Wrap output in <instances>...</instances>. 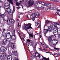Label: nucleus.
I'll list each match as a JSON object with an SVG mask.
<instances>
[{
    "instance_id": "obj_28",
    "label": "nucleus",
    "mask_w": 60,
    "mask_h": 60,
    "mask_svg": "<svg viewBox=\"0 0 60 60\" xmlns=\"http://www.w3.org/2000/svg\"><path fill=\"white\" fill-rule=\"evenodd\" d=\"M57 25L58 26V29H60V25L59 24L57 23Z\"/></svg>"
},
{
    "instance_id": "obj_36",
    "label": "nucleus",
    "mask_w": 60,
    "mask_h": 60,
    "mask_svg": "<svg viewBox=\"0 0 60 60\" xmlns=\"http://www.w3.org/2000/svg\"><path fill=\"white\" fill-rule=\"evenodd\" d=\"M32 20L33 21H34V20H35V18L33 17L32 18Z\"/></svg>"
},
{
    "instance_id": "obj_18",
    "label": "nucleus",
    "mask_w": 60,
    "mask_h": 60,
    "mask_svg": "<svg viewBox=\"0 0 60 60\" xmlns=\"http://www.w3.org/2000/svg\"><path fill=\"white\" fill-rule=\"evenodd\" d=\"M43 3H44V6H46L47 7H48V6H49V4H50L49 3H45L43 2Z\"/></svg>"
},
{
    "instance_id": "obj_55",
    "label": "nucleus",
    "mask_w": 60,
    "mask_h": 60,
    "mask_svg": "<svg viewBox=\"0 0 60 60\" xmlns=\"http://www.w3.org/2000/svg\"><path fill=\"white\" fill-rule=\"evenodd\" d=\"M40 38H41V35H40Z\"/></svg>"
},
{
    "instance_id": "obj_35",
    "label": "nucleus",
    "mask_w": 60,
    "mask_h": 60,
    "mask_svg": "<svg viewBox=\"0 0 60 60\" xmlns=\"http://www.w3.org/2000/svg\"><path fill=\"white\" fill-rule=\"evenodd\" d=\"M27 41L28 42H30L31 41V40L30 39H27Z\"/></svg>"
},
{
    "instance_id": "obj_19",
    "label": "nucleus",
    "mask_w": 60,
    "mask_h": 60,
    "mask_svg": "<svg viewBox=\"0 0 60 60\" xmlns=\"http://www.w3.org/2000/svg\"><path fill=\"white\" fill-rule=\"evenodd\" d=\"M8 1H9L10 4H13V1H12V0H7Z\"/></svg>"
},
{
    "instance_id": "obj_40",
    "label": "nucleus",
    "mask_w": 60,
    "mask_h": 60,
    "mask_svg": "<svg viewBox=\"0 0 60 60\" xmlns=\"http://www.w3.org/2000/svg\"><path fill=\"white\" fill-rule=\"evenodd\" d=\"M26 44L28 46H29V43H26Z\"/></svg>"
},
{
    "instance_id": "obj_60",
    "label": "nucleus",
    "mask_w": 60,
    "mask_h": 60,
    "mask_svg": "<svg viewBox=\"0 0 60 60\" xmlns=\"http://www.w3.org/2000/svg\"><path fill=\"white\" fill-rule=\"evenodd\" d=\"M40 27V25H39L38 26V27L39 28Z\"/></svg>"
},
{
    "instance_id": "obj_11",
    "label": "nucleus",
    "mask_w": 60,
    "mask_h": 60,
    "mask_svg": "<svg viewBox=\"0 0 60 60\" xmlns=\"http://www.w3.org/2000/svg\"><path fill=\"white\" fill-rule=\"evenodd\" d=\"M6 37L7 39H10L11 37V35L10 34V32H8L6 35Z\"/></svg>"
},
{
    "instance_id": "obj_25",
    "label": "nucleus",
    "mask_w": 60,
    "mask_h": 60,
    "mask_svg": "<svg viewBox=\"0 0 60 60\" xmlns=\"http://www.w3.org/2000/svg\"><path fill=\"white\" fill-rule=\"evenodd\" d=\"M9 5V4H8V3H6L5 4V5L4 6V8H6L7 7L6 6Z\"/></svg>"
},
{
    "instance_id": "obj_43",
    "label": "nucleus",
    "mask_w": 60,
    "mask_h": 60,
    "mask_svg": "<svg viewBox=\"0 0 60 60\" xmlns=\"http://www.w3.org/2000/svg\"><path fill=\"white\" fill-rule=\"evenodd\" d=\"M53 1H54V2H56L57 1L56 0H53Z\"/></svg>"
},
{
    "instance_id": "obj_2",
    "label": "nucleus",
    "mask_w": 60,
    "mask_h": 60,
    "mask_svg": "<svg viewBox=\"0 0 60 60\" xmlns=\"http://www.w3.org/2000/svg\"><path fill=\"white\" fill-rule=\"evenodd\" d=\"M52 28H53V33L55 35L57 34H58V30L56 29H58V27L57 26V24L56 23H55L54 25L52 26Z\"/></svg>"
},
{
    "instance_id": "obj_30",
    "label": "nucleus",
    "mask_w": 60,
    "mask_h": 60,
    "mask_svg": "<svg viewBox=\"0 0 60 60\" xmlns=\"http://www.w3.org/2000/svg\"><path fill=\"white\" fill-rule=\"evenodd\" d=\"M30 43L31 45L33 47H34V45H34V44H33V43L32 42H30Z\"/></svg>"
},
{
    "instance_id": "obj_53",
    "label": "nucleus",
    "mask_w": 60,
    "mask_h": 60,
    "mask_svg": "<svg viewBox=\"0 0 60 60\" xmlns=\"http://www.w3.org/2000/svg\"><path fill=\"white\" fill-rule=\"evenodd\" d=\"M47 26V24H46L45 23V26H44V27H45V26Z\"/></svg>"
},
{
    "instance_id": "obj_7",
    "label": "nucleus",
    "mask_w": 60,
    "mask_h": 60,
    "mask_svg": "<svg viewBox=\"0 0 60 60\" xmlns=\"http://www.w3.org/2000/svg\"><path fill=\"white\" fill-rule=\"evenodd\" d=\"M7 41H8L7 39L6 38L5 39L2 41V45H4L6 44V43H7Z\"/></svg>"
},
{
    "instance_id": "obj_31",
    "label": "nucleus",
    "mask_w": 60,
    "mask_h": 60,
    "mask_svg": "<svg viewBox=\"0 0 60 60\" xmlns=\"http://www.w3.org/2000/svg\"><path fill=\"white\" fill-rule=\"evenodd\" d=\"M30 17L31 16L30 15H29L27 16V18H28V19H30Z\"/></svg>"
},
{
    "instance_id": "obj_17",
    "label": "nucleus",
    "mask_w": 60,
    "mask_h": 60,
    "mask_svg": "<svg viewBox=\"0 0 60 60\" xmlns=\"http://www.w3.org/2000/svg\"><path fill=\"white\" fill-rule=\"evenodd\" d=\"M12 19H10L9 20V22L10 23H14L15 22V21Z\"/></svg>"
},
{
    "instance_id": "obj_61",
    "label": "nucleus",
    "mask_w": 60,
    "mask_h": 60,
    "mask_svg": "<svg viewBox=\"0 0 60 60\" xmlns=\"http://www.w3.org/2000/svg\"><path fill=\"white\" fill-rule=\"evenodd\" d=\"M7 22H8V20H7Z\"/></svg>"
},
{
    "instance_id": "obj_12",
    "label": "nucleus",
    "mask_w": 60,
    "mask_h": 60,
    "mask_svg": "<svg viewBox=\"0 0 60 60\" xmlns=\"http://www.w3.org/2000/svg\"><path fill=\"white\" fill-rule=\"evenodd\" d=\"M35 55L36 57H39V58H40L41 57V56L37 52H36L35 53Z\"/></svg>"
},
{
    "instance_id": "obj_24",
    "label": "nucleus",
    "mask_w": 60,
    "mask_h": 60,
    "mask_svg": "<svg viewBox=\"0 0 60 60\" xmlns=\"http://www.w3.org/2000/svg\"><path fill=\"white\" fill-rule=\"evenodd\" d=\"M37 14H33L32 15V16L33 17H34L35 18H37Z\"/></svg>"
},
{
    "instance_id": "obj_22",
    "label": "nucleus",
    "mask_w": 60,
    "mask_h": 60,
    "mask_svg": "<svg viewBox=\"0 0 60 60\" xmlns=\"http://www.w3.org/2000/svg\"><path fill=\"white\" fill-rule=\"evenodd\" d=\"M14 55L15 56H17L18 54L17 52L15 51H14Z\"/></svg>"
},
{
    "instance_id": "obj_45",
    "label": "nucleus",
    "mask_w": 60,
    "mask_h": 60,
    "mask_svg": "<svg viewBox=\"0 0 60 60\" xmlns=\"http://www.w3.org/2000/svg\"><path fill=\"white\" fill-rule=\"evenodd\" d=\"M36 23H37V24H39V22H36Z\"/></svg>"
},
{
    "instance_id": "obj_34",
    "label": "nucleus",
    "mask_w": 60,
    "mask_h": 60,
    "mask_svg": "<svg viewBox=\"0 0 60 60\" xmlns=\"http://www.w3.org/2000/svg\"><path fill=\"white\" fill-rule=\"evenodd\" d=\"M19 36L20 37V38L21 39V40H22V38H21V34H20L19 33Z\"/></svg>"
},
{
    "instance_id": "obj_62",
    "label": "nucleus",
    "mask_w": 60,
    "mask_h": 60,
    "mask_svg": "<svg viewBox=\"0 0 60 60\" xmlns=\"http://www.w3.org/2000/svg\"><path fill=\"white\" fill-rule=\"evenodd\" d=\"M46 52V53H49V52Z\"/></svg>"
},
{
    "instance_id": "obj_5",
    "label": "nucleus",
    "mask_w": 60,
    "mask_h": 60,
    "mask_svg": "<svg viewBox=\"0 0 60 60\" xmlns=\"http://www.w3.org/2000/svg\"><path fill=\"white\" fill-rule=\"evenodd\" d=\"M0 49L1 51L5 52V51H6V50H7V48L6 47L4 46H2L0 48Z\"/></svg>"
},
{
    "instance_id": "obj_39",
    "label": "nucleus",
    "mask_w": 60,
    "mask_h": 60,
    "mask_svg": "<svg viewBox=\"0 0 60 60\" xmlns=\"http://www.w3.org/2000/svg\"><path fill=\"white\" fill-rule=\"evenodd\" d=\"M35 22V26H37L38 24H37L36 23V22Z\"/></svg>"
},
{
    "instance_id": "obj_14",
    "label": "nucleus",
    "mask_w": 60,
    "mask_h": 60,
    "mask_svg": "<svg viewBox=\"0 0 60 60\" xmlns=\"http://www.w3.org/2000/svg\"><path fill=\"white\" fill-rule=\"evenodd\" d=\"M52 36H50L48 38V40L49 42H51V40H52Z\"/></svg>"
},
{
    "instance_id": "obj_50",
    "label": "nucleus",
    "mask_w": 60,
    "mask_h": 60,
    "mask_svg": "<svg viewBox=\"0 0 60 60\" xmlns=\"http://www.w3.org/2000/svg\"><path fill=\"white\" fill-rule=\"evenodd\" d=\"M38 16H40V14L39 13H38Z\"/></svg>"
},
{
    "instance_id": "obj_9",
    "label": "nucleus",
    "mask_w": 60,
    "mask_h": 60,
    "mask_svg": "<svg viewBox=\"0 0 60 60\" xmlns=\"http://www.w3.org/2000/svg\"><path fill=\"white\" fill-rule=\"evenodd\" d=\"M15 43H11V48L13 50H14L15 49Z\"/></svg>"
},
{
    "instance_id": "obj_59",
    "label": "nucleus",
    "mask_w": 60,
    "mask_h": 60,
    "mask_svg": "<svg viewBox=\"0 0 60 60\" xmlns=\"http://www.w3.org/2000/svg\"><path fill=\"white\" fill-rule=\"evenodd\" d=\"M41 45H44L43 44H42V43H41Z\"/></svg>"
},
{
    "instance_id": "obj_6",
    "label": "nucleus",
    "mask_w": 60,
    "mask_h": 60,
    "mask_svg": "<svg viewBox=\"0 0 60 60\" xmlns=\"http://www.w3.org/2000/svg\"><path fill=\"white\" fill-rule=\"evenodd\" d=\"M27 4H28L29 6H31L34 4V1L33 0H30V1L28 2Z\"/></svg>"
},
{
    "instance_id": "obj_52",
    "label": "nucleus",
    "mask_w": 60,
    "mask_h": 60,
    "mask_svg": "<svg viewBox=\"0 0 60 60\" xmlns=\"http://www.w3.org/2000/svg\"><path fill=\"white\" fill-rule=\"evenodd\" d=\"M1 22V18H0V22Z\"/></svg>"
},
{
    "instance_id": "obj_26",
    "label": "nucleus",
    "mask_w": 60,
    "mask_h": 60,
    "mask_svg": "<svg viewBox=\"0 0 60 60\" xmlns=\"http://www.w3.org/2000/svg\"><path fill=\"white\" fill-rule=\"evenodd\" d=\"M29 36L30 37H32V38H33V34H29Z\"/></svg>"
},
{
    "instance_id": "obj_49",
    "label": "nucleus",
    "mask_w": 60,
    "mask_h": 60,
    "mask_svg": "<svg viewBox=\"0 0 60 60\" xmlns=\"http://www.w3.org/2000/svg\"><path fill=\"white\" fill-rule=\"evenodd\" d=\"M58 55H59V56H60V53H58Z\"/></svg>"
},
{
    "instance_id": "obj_33",
    "label": "nucleus",
    "mask_w": 60,
    "mask_h": 60,
    "mask_svg": "<svg viewBox=\"0 0 60 60\" xmlns=\"http://www.w3.org/2000/svg\"><path fill=\"white\" fill-rule=\"evenodd\" d=\"M1 17H2L3 18H4V14H2V15H1Z\"/></svg>"
},
{
    "instance_id": "obj_41",
    "label": "nucleus",
    "mask_w": 60,
    "mask_h": 60,
    "mask_svg": "<svg viewBox=\"0 0 60 60\" xmlns=\"http://www.w3.org/2000/svg\"><path fill=\"white\" fill-rule=\"evenodd\" d=\"M45 47L46 48H48L49 47V46H48L47 45H45Z\"/></svg>"
},
{
    "instance_id": "obj_13",
    "label": "nucleus",
    "mask_w": 60,
    "mask_h": 60,
    "mask_svg": "<svg viewBox=\"0 0 60 60\" xmlns=\"http://www.w3.org/2000/svg\"><path fill=\"white\" fill-rule=\"evenodd\" d=\"M8 60H11L12 59V56L10 55H8L7 57Z\"/></svg>"
},
{
    "instance_id": "obj_20",
    "label": "nucleus",
    "mask_w": 60,
    "mask_h": 60,
    "mask_svg": "<svg viewBox=\"0 0 60 60\" xmlns=\"http://www.w3.org/2000/svg\"><path fill=\"white\" fill-rule=\"evenodd\" d=\"M48 30L49 32L51 31L52 30V29L51 27L50 26H49L48 27Z\"/></svg>"
},
{
    "instance_id": "obj_47",
    "label": "nucleus",
    "mask_w": 60,
    "mask_h": 60,
    "mask_svg": "<svg viewBox=\"0 0 60 60\" xmlns=\"http://www.w3.org/2000/svg\"><path fill=\"white\" fill-rule=\"evenodd\" d=\"M39 50H40V51H42V50H41V48H39Z\"/></svg>"
},
{
    "instance_id": "obj_21",
    "label": "nucleus",
    "mask_w": 60,
    "mask_h": 60,
    "mask_svg": "<svg viewBox=\"0 0 60 60\" xmlns=\"http://www.w3.org/2000/svg\"><path fill=\"white\" fill-rule=\"evenodd\" d=\"M6 34L5 33V32H4L2 33V36H3L4 37L6 36Z\"/></svg>"
},
{
    "instance_id": "obj_32",
    "label": "nucleus",
    "mask_w": 60,
    "mask_h": 60,
    "mask_svg": "<svg viewBox=\"0 0 60 60\" xmlns=\"http://www.w3.org/2000/svg\"><path fill=\"white\" fill-rule=\"evenodd\" d=\"M49 44L51 46H52V44L51 43V42H49Z\"/></svg>"
},
{
    "instance_id": "obj_10",
    "label": "nucleus",
    "mask_w": 60,
    "mask_h": 60,
    "mask_svg": "<svg viewBox=\"0 0 60 60\" xmlns=\"http://www.w3.org/2000/svg\"><path fill=\"white\" fill-rule=\"evenodd\" d=\"M57 42H58V41L55 40H53L52 41V44L53 45H56Z\"/></svg>"
},
{
    "instance_id": "obj_1",
    "label": "nucleus",
    "mask_w": 60,
    "mask_h": 60,
    "mask_svg": "<svg viewBox=\"0 0 60 60\" xmlns=\"http://www.w3.org/2000/svg\"><path fill=\"white\" fill-rule=\"evenodd\" d=\"M7 8H4V9L5 10V12L8 13L10 15H11L13 14V11L11 10V8H10V5H8L7 6Z\"/></svg>"
},
{
    "instance_id": "obj_29",
    "label": "nucleus",
    "mask_w": 60,
    "mask_h": 60,
    "mask_svg": "<svg viewBox=\"0 0 60 60\" xmlns=\"http://www.w3.org/2000/svg\"><path fill=\"white\" fill-rule=\"evenodd\" d=\"M4 57L3 56H1L0 58V59L2 60H4Z\"/></svg>"
},
{
    "instance_id": "obj_16",
    "label": "nucleus",
    "mask_w": 60,
    "mask_h": 60,
    "mask_svg": "<svg viewBox=\"0 0 60 60\" xmlns=\"http://www.w3.org/2000/svg\"><path fill=\"white\" fill-rule=\"evenodd\" d=\"M1 56H3V57L5 58L7 56V54L6 53H4L2 54Z\"/></svg>"
},
{
    "instance_id": "obj_4",
    "label": "nucleus",
    "mask_w": 60,
    "mask_h": 60,
    "mask_svg": "<svg viewBox=\"0 0 60 60\" xmlns=\"http://www.w3.org/2000/svg\"><path fill=\"white\" fill-rule=\"evenodd\" d=\"M15 30L14 29L13 32L12 33L11 39L12 40H15L16 39V36L15 35Z\"/></svg>"
},
{
    "instance_id": "obj_27",
    "label": "nucleus",
    "mask_w": 60,
    "mask_h": 60,
    "mask_svg": "<svg viewBox=\"0 0 60 60\" xmlns=\"http://www.w3.org/2000/svg\"><path fill=\"white\" fill-rule=\"evenodd\" d=\"M50 22L49 21H48L47 20H46V21L45 23L47 24V23H50Z\"/></svg>"
},
{
    "instance_id": "obj_56",
    "label": "nucleus",
    "mask_w": 60,
    "mask_h": 60,
    "mask_svg": "<svg viewBox=\"0 0 60 60\" xmlns=\"http://www.w3.org/2000/svg\"><path fill=\"white\" fill-rule=\"evenodd\" d=\"M19 19H17V21H19Z\"/></svg>"
},
{
    "instance_id": "obj_8",
    "label": "nucleus",
    "mask_w": 60,
    "mask_h": 60,
    "mask_svg": "<svg viewBox=\"0 0 60 60\" xmlns=\"http://www.w3.org/2000/svg\"><path fill=\"white\" fill-rule=\"evenodd\" d=\"M39 5V7H40V8L41 7L42 5L44 6V4L43 3L42 4L41 3H40L39 2H38L37 4H36V5Z\"/></svg>"
},
{
    "instance_id": "obj_58",
    "label": "nucleus",
    "mask_w": 60,
    "mask_h": 60,
    "mask_svg": "<svg viewBox=\"0 0 60 60\" xmlns=\"http://www.w3.org/2000/svg\"><path fill=\"white\" fill-rule=\"evenodd\" d=\"M17 9H19V7H17Z\"/></svg>"
},
{
    "instance_id": "obj_64",
    "label": "nucleus",
    "mask_w": 60,
    "mask_h": 60,
    "mask_svg": "<svg viewBox=\"0 0 60 60\" xmlns=\"http://www.w3.org/2000/svg\"><path fill=\"white\" fill-rule=\"evenodd\" d=\"M1 7H2V6H0V9H1Z\"/></svg>"
},
{
    "instance_id": "obj_3",
    "label": "nucleus",
    "mask_w": 60,
    "mask_h": 60,
    "mask_svg": "<svg viewBox=\"0 0 60 60\" xmlns=\"http://www.w3.org/2000/svg\"><path fill=\"white\" fill-rule=\"evenodd\" d=\"M32 24L29 23L28 24H26L25 26L24 27V29H25L26 30L29 29L30 28L32 29V28L31 27Z\"/></svg>"
},
{
    "instance_id": "obj_37",
    "label": "nucleus",
    "mask_w": 60,
    "mask_h": 60,
    "mask_svg": "<svg viewBox=\"0 0 60 60\" xmlns=\"http://www.w3.org/2000/svg\"><path fill=\"white\" fill-rule=\"evenodd\" d=\"M54 49H56V50H59V49L57 48H54Z\"/></svg>"
},
{
    "instance_id": "obj_23",
    "label": "nucleus",
    "mask_w": 60,
    "mask_h": 60,
    "mask_svg": "<svg viewBox=\"0 0 60 60\" xmlns=\"http://www.w3.org/2000/svg\"><path fill=\"white\" fill-rule=\"evenodd\" d=\"M21 3V2L20 1L19 3L17 2L16 3V5L17 6H19L20 4Z\"/></svg>"
},
{
    "instance_id": "obj_15",
    "label": "nucleus",
    "mask_w": 60,
    "mask_h": 60,
    "mask_svg": "<svg viewBox=\"0 0 60 60\" xmlns=\"http://www.w3.org/2000/svg\"><path fill=\"white\" fill-rule=\"evenodd\" d=\"M48 32H49V30H48V29H44V34H46V33Z\"/></svg>"
},
{
    "instance_id": "obj_51",
    "label": "nucleus",
    "mask_w": 60,
    "mask_h": 60,
    "mask_svg": "<svg viewBox=\"0 0 60 60\" xmlns=\"http://www.w3.org/2000/svg\"><path fill=\"white\" fill-rule=\"evenodd\" d=\"M5 29H4L3 30V31H5Z\"/></svg>"
},
{
    "instance_id": "obj_42",
    "label": "nucleus",
    "mask_w": 60,
    "mask_h": 60,
    "mask_svg": "<svg viewBox=\"0 0 60 60\" xmlns=\"http://www.w3.org/2000/svg\"><path fill=\"white\" fill-rule=\"evenodd\" d=\"M58 36L59 38H60V34L58 35Z\"/></svg>"
},
{
    "instance_id": "obj_38",
    "label": "nucleus",
    "mask_w": 60,
    "mask_h": 60,
    "mask_svg": "<svg viewBox=\"0 0 60 60\" xmlns=\"http://www.w3.org/2000/svg\"><path fill=\"white\" fill-rule=\"evenodd\" d=\"M56 8H52V10H56Z\"/></svg>"
},
{
    "instance_id": "obj_57",
    "label": "nucleus",
    "mask_w": 60,
    "mask_h": 60,
    "mask_svg": "<svg viewBox=\"0 0 60 60\" xmlns=\"http://www.w3.org/2000/svg\"><path fill=\"white\" fill-rule=\"evenodd\" d=\"M2 14H0V16H1L2 15Z\"/></svg>"
},
{
    "instance_id": "obj_63",
    "label": "nucleus",
    "mask_w": 60,
    "mask_h": 60,
    "mask_svg": "<svg viewBox=\"0 0 60 60\" xmlns=\"http://www.w3.org/2000/svg\"><path fill=\"white\" fill-rule=\"evenodd\" d=\"M44 8H44V7H43L42 8V9H44Z\"/></svg>"
},
{
    "instance_id": "obj_46",
    "label": "nucleus",
    "mask_w": 60,
    "mask_h": 60,
    "mask_svg": "<svg viewBox=\"0 0 60 60\" xmlns=\"http://www.w3.org/2000/svg\"><path fill=\"white\" fill-rule=\"evenodd\" d=\"M54 55H57V53H54Z\"/></svg>"
},
{
    "instance_id": "obj_54",
    "label": "nucleus",
    "mask_w": 60,
    "mask_h": 60,
    "mask_svg": "<svg viewBox=\"0 0 60 60\" xmlns=\"http://www.w3.org/2000/svg\"><path fill=\"white\" fill-rule=\"evenodd\" d=\"M51 9V8H48V9Z\"/></svg>"
},
{
    "instance_id": "obj_48",
    "label": "nucleus",
    "mask_w": 60,
    "mask_h": 60,
    "mask_svg": "<svg viewBox=\"0 0 60 60\" xmlns=\"http://www.w3.org/2000/svg\"><path fill=\"white\" fill-rule=\"evenodd\" d=\"M43 50H44V51H46V49H43Z\"/></svg>"
},
{
    "instance_id": "obj_44",
    "label": "nucleus",
    "mask_w": 60,
    "mask_h": 60,
    "mask_svg": "<svg viewBox=\"0 0 60 60\" xmlns=\"http://www.w3.org/2000/svg\"><path fill=\"white\" fill-rule=\"evenodd\" d=\"M36 45H35L34 46V49H35L36 48Z\"/></svg>"
}]
</instances>
